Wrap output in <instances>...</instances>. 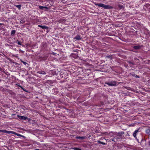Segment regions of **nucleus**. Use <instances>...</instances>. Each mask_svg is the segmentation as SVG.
<instances>
[{
    "label": "nucleus",
    "instance_id": "obj_1",
    "mask_svg": "<svg viewBox=\"0 0 150 150\" xmlns=\"http://www.w3.org/2000/svg\"><path fill=\"white\" fill-rule=\"evenodd\" d=\"M94 4L96 6H98L99 7H102L105 9H110L112 8L111 6H110L109 5H105L103 4H98L97 3H94Z\"/></svg>",
    "mask_w": 150,
    "mask_h": 150
},
{
    "label": "nucleus",
    "instance_id": "obj_2",
    "mask_svg": "<svg viewBox=\"0 0 150 150\" xmlns=\"http://www.w3.org/2000/svg\"><path fill=\"white\" fill-rule=\"evenodd\" d=\"M0 131L1 132H2L4 133H6L10 134L11 133L15 135H16L17 136H19L20 134H18L16 132L11 131H7L5 130H0Z\"/></svg>",
    "mask_w": 150,
    "mask_h": 150
},
{
    "label": "nucleus",
    "instance_id": "obj_3",
    "mask_svg": "<svg viewBox=\"0 0 150 150\" xmlns=\"http://www.w3.org/2000/svg\"><path fill=\"white\" fill-rule=\"evenodd\" d=\"M17 117H18V118L20 120H28V118L26 117H25L24 116H20L19 115H17L16 117H13V118H16Z\"/></svg>",
    "mask_w": 150,
    "mask_h": 150
},
{
    "label": "nucleus",
    "instance_id": "obj_4",
    "mask_svg": "<svg viewBox=\"0 0 150 150\" xmlns=\"http://www.w3.org/2000/svg\"><path fill=\"white\" fill-rule=\"evenodd\" d=\"M105 84L108 85L110 86H114L116 85V83L115 81H112L110 82H108L105 83Z\"/></svg>",
    "mask_w": 150,
    "mask_h": 150
},
{
    "label": "nucleus",
    "instance_id": "obj_5",
    "mask_svg": "<svg viewBox=\"0 0 150 150\" xmlns=\"http://www.w3.org/2000/svg\"><path fill=\"white\" fill-rule=\"evenodd\" d=\"M38 26L40 27H41L42 28V29H45L46 30H47V32H48V27L47 26L45 25H38Z\"/></svg>",
    "mask_w": 150,
    "mask_h": 150
},
{
    "label": "nucleus",
    "instance_id": "obj_6",
    "mask_svg": "<svg viewBox=\"0 0 150 150\" xmlns=\"http://www.w3.org/2000/svg\"><path fill=\"white\" fill-rule=\"evenodd\" d=\"M39 8L40 9L45 11L48 9V8L47 6H39Z\"/></svg>",
    "mask_w": 150,
    "mask_h": 150
},
{
    "label": "nucleus",
    "instance_id": "obj_7",
    "mask_svg": "<svg viewBox=\"0 0 150 150\" xmlns=\"http://www.w3.org/2000/svg\"><path fill=\"white\" fill-rule=\"evenodd\" d=\"M139 132V129H137V130H136L134 132L133 134V137H135L136 139L137 140H138V139H137V137H136V135H137V133Z\"/></svg>",
    "mask_w": 150,
    "mask_h": 150
},
{
    "label": "nucleus",
    "instance_id": "obj_8",
    "mask_svg": "<svg viewBox=\"0 0 150 150\" xmlns=\"http://www.w3.org/2000/svg\"><path fill=\"white\" fill-rule=\"evenodd\" d=\"M145 132L150 137V127H148L146 129Z\"/></svg>",
    "mask_w": 150,
    "mask_h": 150
},
{
    "label": "nucleus",
    "instance_id": "obj_9",
    "mask_svg": "<svg viewBox=\"0 0 150 150\" xmlns=\"http://www.w3.org/2000/svg\"><path fill=\"white\" fill-rule=\"evenodd\" d=\"M74 40L76 39V40H81V37L79 35H77L74 38Z\"/></svg>",
    "mask_w": 150,
    "mask_h": 150
},
{
    "label": "nucleus",
    "instance_id": "obj_10",
    "mask_svg": "<svg viewBox=\"0 0 150 150\" xmlns=\"http://www.w3.org/2000/svg\"><path fill=\"white\" fill-rule=\"evenodd\" d=\"M75 138L76 139H80L81 140H83L85 139V137H80V136H76Z\"/></svg>",
    "mask_w": 150,
    "mask_h": 150
},
{
    "label": "nucleus",
    "instance_id": "obj_11",
    "mask_svg": "<svg viewBox=\"0 0 150 150\" xmlns=\"http://www.w3.org/2000/svg\"><path fill=\"white\" fill-rule=\"evenodd\" d=\"M141 48V46L139 45H137L136 46H134L133 47V48L135 50H139Z\"/></svg>",
    "mask_w": 150,
    "mask_h": 150
},
{
    "label": "nucleus",
    "instance_id": "obj_12",
    "mask_svg": "<svg viewBox=\"0 0 150 150\" xmlns=\"http://www.w3.org/2000/svg\"><path fill=\"white\" fill-rule=\"evenodd\" d=\"M130 74L132 76L135 77L136 78H139V76H138L136 74H135L134 73L132 72V73H130Z\"/></svg>",
    "mask_w": 150,
    "mask_h": 150
},
{
    "label": "nucleus",
    "instance_id": "obj_13",
    "mask_svg": "<svg viewBox=\"0 0 150 150\" xmlns=\"http://www.w3.org/2000/svg\"><path fill=\"white\" fill-rule=\"evenodd\" d=\"M118 9L119 10H120L122 8H123V9L124 8V6L123 5H119L118 6Z\"/></svg>",
    "mask_w": 150,
    "mask_h": 150
},
{
    "label": "nucleus",
    "instance_id": "obj_14",
    "mask_svg": "<svg viewBox=\"0 0 150 150\" xmlns=\"http://www.w3.org/2000/svg\"><path fill=\"white\" fill-rule=\"evenodd\" d=\"M37 73L40 74H42L44 75L46 74V72L44 71H38Z\"/></svg>",
    "mask_w": 150,
    "mask_h": 150
},
{
    "label": "nucleus",
    "instance_id": "obj_15",
    "mask_svg": "<svg viewBox=\"0 0 150 150\" xmlns=\"http://www.w3.org/2000/svg\"><path fill=\"white\" fill-rule=\"evenodd\" d=\"M106 58H109L110 60H111L112 58V55H107L106 56Z\"/></svg>",
    "mask_w": 150,
    "mask_h": 150
},
{
    "label": "nucleus",
    "instance_id": "obj_16",
    "mask_svg": "<svg viewBox=\"0 0 150 150\" xmlns=\"http://www.w3.org/2000/svg\"><path fill=\"white\" fill-rule=\"evenodd\" d=\"M41 59L42 60H45L47 59V57H40Z\"/></svg>",
    "mask_w": 150,
    "mask_h": 150
},
{
    "label": "nucleus",
    "instance_id": "obj_17",
    "mask_svg": "<svg viewBox=\"0 0 150 150\" xmlns=\"http://www.w3.org/2000/svg\"><path fill=\"white\" fill-rule=\"evenodd\" d=\"M16 33V30H13L11 32V35H13L15 34Z\"/></svg>",
    "mask_w": 150,
    "mask_h": 150
},
{
    "label": "nucleus",
    "instance_id": "obj_18",
    "mask_svg": "<svg viewBox=\"0 0 150 150\" xmlns=\"http://www.w3.org/2000/svg\"><path fill=\"white\" fill-rule=\"evenodd\" d=\"M15 6L17 7V8H18V9L20 10L21 9V5H15Z\"/></svg>",
    "mask_w": 150,
    "mask_h": 150
},
{
    "label": "nucleus",
    "instance_id": "obj_19",
    "mask_svg": "<svg viewBox=\"0 0 150 150\" xmlns=\"http://www.w3.org/2000/svg\"><path fill=\"white\" fill-rule=\"evenodd\" d=\"M98 142L99 143V144H102L103 145H105L106 144V143L102 142H101L100 141H98Z\"/></svg>",
    "mask_w": 150,
    "mask_h": 150
},
{
    "label": "nucleus",
    "instance_id": "obj_20",
    "mask_svg": "<svg viewBox=\"0 0 150 150\" xmlns=\"http://www.w3.org/2000/svg\"><path fill=\"white\" fill-rule=\"evenodd\" d=\"M124 132H119L117 133V134H118V135L119 136H121L123 134H124Z\"/></svg>",
    "mask_w": 150,
    "mask_h": 150
},
{
    "label": "nucleus",
    "instance_id": "obj_21",
    "mask_svg": "<svg viewBox=\"0 0 150 150\" xmlns=\"http://www.w3.org/2000/svg\"><path fill=\"white\" fill-rule=\"evenodd\" d=\"M16 42L18 45H22L23 47H24V45H22L21 43V42L20 41H18V40H17Z\"/></svg>",
    "mask_w": 150,
    "mask_h": 150
},
{
    "label": "nucleus",
    "instance_id": "obj_22",
    "mask_svg": "<svg viewBox=\"0 0 150 150\" xmlns=\"http://www.w3.org/2000/svg\"><path fill=\"white\" fill-rule=\"evenodd\" d=\"M128 63L129 64H132V65H134V62H132L131 61H129L128 62Z\"/></svg>",
    "mask_w": 150,
    "mask_h": 150
},
{
    "label": "nucleus",
    "instance_id": "obj_23",
    "mask_svg": "<svg viewBox=\"0 0 150 150\" xmlns=\"http://www.w3.org/2000/svg\"><path fill=\"white\" fill-rule=\"evenodd\" d=\"M20 61L21 62L25 65H26L27 64V63L26 62L23 61H22L21 59H20Z\"/></svg>",
    "mask_w": 150,
    "mask_h": 150
},
{
    "label": "nucleus",
    "instance_id": "obj_24",
    "mask_svg": "<svg viewBox=\"0 0 150 150\" xmlns=\"http://www.w3.org/2000/svg\"><path fill=\"white\" fill-rule=\"evenodd\" d=\"M73 149L75 150H81V149L77 148H74Z\"/></svg>",
    "mask_w": 150,
    "mask_h": 150
},
{
    "label": "nucleus",
    "instance_id": "obj_25",
    "mask_svg": "<svg viewBox=\"0 0 150 150\" xmlns=\"http://www.w3.org/2000/svg\"><path fill=\"white\" fill-rule=\"evenodd\" d=\"M115 139V138H114L113 139H111V140H112V141H114V142H115V141L114 140Z\"/></svg>",
    "mask_w": 150,
    "mask_h": 150
},
{
    "label": "nucleus",
    "instance_id": "obj_26",
    "mask_svg": "<svg viewBox=\"0 0 150 150\" xmlns=\"http://www.w3.org/2000/svg\"><path fill=\"white\" fill-rule=\"evenodd\" d=\"M23 90L24 91H25V92H27V90L26 89H24V88L23 89Z\"/></svg>",
    "mask_w": 150,
    "mask_h": 150
},
{
    "label": "nucleus",
    "instance_id": "obj_27",
    "mask_svg": "<svg viewBox=\"0 0 150 150\" xmlns=\"http://www.w3.org/2000/svg\"><path fill=\"white\" fill-rule=\"evenodd\" d=\"M14 115H16V114H12V115H11V116L12 117H13V116Z\"/></svg>",
    "mask_w": 150,
    "mask_h": 150
},
{
    "label": "nucleus",
    "instance_id": "obj_28",
    "mask_svg": "<svg viewBox=\"0 0 150 150\" xmlns=\"http://www.w3.org/2000/svg\"><path fill=\"white\" fill-rule=\"evenodd\" d=\"M20 87L21 88L23 89V90L24 89L21 86H20Z\"/></svg>",
    "mask_w": 150,
    "mask_h": 150
},
{
    "label": "nucleus",
    "instance_id": "obj_29",
    "mask_svg": "<svg viewBox=\"0 0 150 150\" xmlns=\"http://www.w3.org/2000/svg\"><path fill=\"white\" fill-rule=\"evenodd\" d=\"M78 50H74V51L75 52H77Z\"/></svg>",
    "mask_w": 150,
    "mask_h": 150
},
{
    "label": "nucleus",
    "instance_id": "obj_30",
    "mask_svg": "<svg viewBox=\"0 0 150 150\" xmlns=\"http://www.w3.org/2000/svg\"><path fill=\"white\" fill-rule=\"evenodd\" d=\"M135 59L137 61H139V59Z\"/></svg>",
    "mask_w": 150,
    "mask_h": 150
},
{
    "label": "nucleus",
    "instance_id": "obj_31",
    "mask_svg": "<svg viewBox=\"0 0 150 150\" xmlns=\"http://www.w3.org/2000/svg\"><path fill=\"white\" fill-rule=\"evenodd\" d=\"M119 138H115V139H116V140L117 139Z\"/></svg>",
    "mask_w": 150,
    "mask_h": 150
},
{
    "label": "nucleus",
    "instance_id": "obj_32",
    "mask_svg": "<svg viewBox=\"0 0 150 150\" xmlns=\"http://www.w3.org/2000/svg\"><path fill=\"white\" fill-rule=\"evenodd\" d=\"M149 145H150V143H149Z\"/></svg>",
    "mask_w": 150,
    "mask_h": 150
},
{
    "label": "nucleus",
    "instance_id": "obj_33",
    "mask_svg": "<svg viewBox=\"0 0 150 150\" xmlns=\"http://www.w3.org/2000/svg\"><path fill=\"white\" fill-rule=\"evenodd\" d=\"M1 69V68L0 67V70Z\"/></svg>",
    "mask_w": 150,
    "mask_h": 150
},
{
    "label": "nucleus",
    "instance_id": "obj_34",
    "mask_svg": "<svg viewBox=\"0 0 150 150\" xmlns=\"http://www.w3.org/2000/svg\"><path fill=\"white\" fill-rule=\"evenodd\" d=\"M1 25V24L0 23V25Z\"/></svg>",
    "mask_w": 150,
    "mask_h": 150
}]
</instances>
